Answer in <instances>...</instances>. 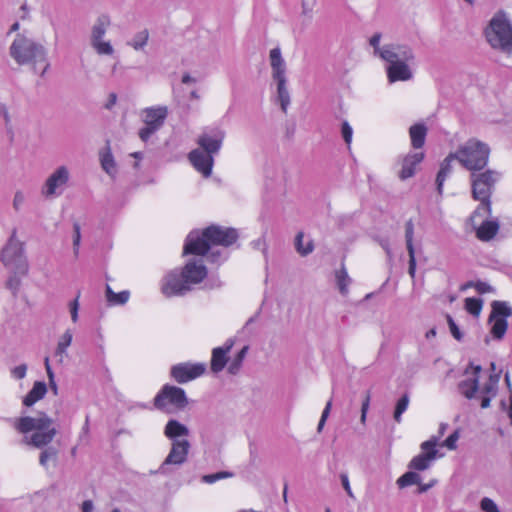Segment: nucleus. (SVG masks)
<instances>
[{
    "mask_svg": "<svg viewBox=\"0 0 512 512\" xmlns=\"http://www.w3.org/2000/svg\"><path fill=\"white\" fill-rule=\"evenodd\" d=\"M238 232L234 228L211 225L201 233L192 231L186 238L183 254L205 255L211 245L228 247L236 242Z\"/></svg>",
    "mask_w": 512,
    "mask_h": 512,
    "instance_id": "obj_1",
    "label": "nucleus"
},
{
    "mask_svg": "<svg viewBox=\"0 0 512 512\" xmlns=\"http://www.w3.org/2000/svg\"><path fill=\"white\" fill-rule=\"evenodd\" d=\"M207 276V268L202 259H192L186 263L181 272L168 273L161 287L166 297L183 296L192 290V286L201 283Z\"/></svg>",
    "mask_w": 512,
    "mask_h": 512,
    "instance_id": "obj_2",
    "label": "nucleus"
},
{
    "mask_svg": "<svg viewBox=\"0 0 512 512\" xmlns=\"http://www.w3.org/2000/svg\"><path fill=\"white\" fill-rule=\"evenodd\" d=\"M380 58L388 62L386 68L389 83L397 81H408L413 77L409 63L414 61L413 50L407 45L387 44L384 45Z\"/></svg>",
    "mask_w": 512,
    "mask_h": 512,
    "instance_id": "obj_3",
    "label": "nucleus"
},
{
    "mask_svg": "<svg viewBox=\"0 0 512 512\" xmlns=\"http://www.w3.org/2000/svg\"><path fill=\"white\" fill-rule=\"evenodd\" d=\"M9 54L17 64L31 65L35 73H37V64L45 63L43 70L39 73L40 76H44L50 66L47 62L46 48L22 34H18L13 40Z\"/></svg>",
    "mask_w": 512,
    "mask_h": 512,
    "instance_id": "obj_4",
    "label": "nucleus"
},
{
    "mask_svg": "<svg viewBox=\"0 0 512 512\" xmlns=\"http://www.w3.org/2000/svg\"><path fill=\"white\" fill-rule=\"evenodd\" d=\"M53 420L45 413H41L39 417H21L14 422V428L20 433H28L34 431L30 437L29 444L37 448L47 446L52 442L57 431L51 427Z\"/></svg>",
    "mask_w": 512,
    "mask_h": 512,
    "instance_id": "obj_5",
    "label": "nucleus"
},
{
    "mask_svg": "<svg viewBox=\"0 0 512 512\" xmlns=\"http://www.w3.org/2000/svg\"><path fill=\"white\" fill-rule=\"evenodd\" d=\"M489 45L503 53H512V25L503 11H498L484 30Z\"/></svg>",
    "mask_w": 512,
    "mask_h": 512,
    "instance_id": "obj_6",
    "label": "nucleus"
},
{
    "mask_svg": "<svg viewBox=\"0 0 512 512\" xmlns=\"http://www.w3.org/2000/svg\"><path fill=\"white\" fill-rule=\"evenodd\" d=\"M455 154L457 161L467 170L481 171L488 163L490 148L486 143L471 138L460 145Z\"/></svg>",
    "mask_w": 512,
    "mask_h": 512,
    "instance_id": "obj_7",
    "label": "nucleus"
},
{
    "mask_svg": "<svg viewBox=\"0 0 512 512\" xmlns=\"http://www.w3.org/2000/svg\"><path fill=\"white\" fill-rule=\"evenodd\" d=\"M474 171L471 172L470 181L472 186V197L480 201V205L475 210L479 213L481 210L491 214V201L494 186L499 179V173L495 170L488 169L484 172Z\"/></svg>",
    "mask_w": 512,
    "mask_h": 512,
    "instance_id": "obj_8",
    "label": "nucleus"
},
{
    "mask_svg": "<svg viewBox=\"0 0 512 512\" xmlns=\"http://www.w3.org/2000/svg\"><path fill=\"white\" fill-rule=\"evenodd\" d=\"M153 404L156 409L171 414L184 410L188 405V398L184 389L166 384L155 396Z\"/></svg>",
    "mask_w": 512,
    "mask_h": 512,
    "instance_id": "obj_9",
    "label": "nucleus"
},
{
    "mask_svg": "<svg viewBox=\"0 0 512 512\" xmlns=\"http://www.w3.org/2000/svg\"><path fill=\"white\" fill-rule=\"evenodd\" d=\"M0 259L10 273L26 274L28 272L23 244L16 238V230H13L7 244L2 249Z\"/></svg>",
    "mask_w": 512,
    "mask_h": 512,
    "instance_id": "obj_10",
    "label": "nucleus"
},
{
    "mask_svg": "<svg viewBox=\"0 0 512 512\" xmlns=\"http://www.w3.org/2000/svg\"><path fill=\"white\" fill-rule=\"evenodd\" d=\"M168 113L167 106H153L143 109L141 118L145 126L139 130V138L143 142H147L164 125Z\"/></svg>",
    "mask_w": 512,
    "mask_h": 512,
    "instance_id": "obj_11",
    "label": "nucleus"
},
{
    "mask_svg": "<svg viewBox=\"0 0 512 512\" xmlns=\"http://www.w3.org/2000/svg\"><path fill=\"white\" fill-rule=\"evenodd\" d=\"M111 26V18L108 14H100L94 21L90 32V45L99 55H112L114 48L109 41L103 38Z\"/></svg>",
    "mask_w": 512,
    "mask_h": 512,
    "instance_id": "obj_12",
    "label": "nucleus"
},
{
    "mask_svg": "<svg viewBox=\"0 0 512 512\" xmlns=\"http://www.w3.org/2000/svg\"><path fill=\"white\" fill-rule=\"evenodd\" d=\"M190 447V442L187 439L172 442L171 449L157 472L167 475L171 472V465L181 466L184 464L187 461Z\"/></svg>",
    "mask_w": 512,
    "mask_h": 512,
    "instance_id": "obj_13",
    "label": "nucleus"
},
{
    "mask_svg": "<svg viewBox=\"0 0 512 512\" xmlns=\"http://www.w3.org/2000/svg\"><path fill=\"white\" fill-rule=\"evenodd\" d=\"M69 180V171L67 167H58L46 180L42 194L47 197H53L62 193V188L67 184Z\"/></svg>",
    "mask_w": 512,
    "mask_h": 512,
    "instance_id": "obj_14",
    "label": "nucleus"
},
{
    "mask_svg": "<svg viewBox=\"0 0 512 512\" xmlns=\"http://www.w3.org/2000/svg\"><path fill=\"white\" fill-rule=\"evenodd\" d=\"M205 370L206 366L202 363H180L171 368V376L178 383H186L204 374Z\"/></svg>",
    "mask_w": 512,
    "mask_h": 512,
    "instance_id": "obj_15",
    "label": "nucleus"
},
{
    "mask_svg": "<svg viewBox=\"0 0 512 512\" xmlns=\"http://www.w3.org/2000/svg\"><path fill=\"white\" fill-rule=\"evenodd\" d=\"M224 138L225 132L223 130L214 129L209 133L201 134L197 139V144L200 147L199 149L214 156L220 151Z\"/></svg>",
    "mask_w": 512,
    "mask_h": 512,
    "instance_id": "obj_16",
    "label": "nucleus"
},
{
    "mask_svg": "<svg viewBox=\"0 0 512 512\" xmlns=\"http://www.w3.org/2000/svg\"><path fill=\"white\" fill-rule=\"evenodd\" d=\"M188 158L193 167L204 177H209L211 175L214 164V159L211 154L197 148L189 153Z\"/></svg>",
    "mask_w": 512,
    "mask_h": 512,
    "instance_id": "obj_17",
    "label": "nucleus"
},
{
    "mask_svg": "<svg viewBox=\"0 0 512 512\" xmlns=\"http://www.w3.org/2000/svg\"><path fill=\"white\" fill-rule=\"evenodd\" d=\"M423 159V152L408 153L406 156H404L401 163L402 168L399 172V178L401 180H406L414 176L416 171L415 167L420 164Z\"/></svg>",
    "mask_w": 512,
    "mask_h": 512,
    "instance_id": "obj_18",
    "label": "nucleus"
},
{
    "mask_svg": "<svg viewBox=\"0 0 512 512\" xmlns=\"http://www.w3.org/2000/svg\"><path fill=\"white\" fill-rule=\"evenodd\" d=\"M435 480H432L428 484H422L421 483V477L418 473L414 471H408L405 474H403L401 477L397 479V485L400 489H403L405 487L411 486V485H418V493H424L428 491L431 487L434 486Z\"/></svg>",
    "mask_w": 512,
    "mask_h": 512,
    "instance_id": "obj_19",
    "label": "nucleus"
},
{
    "mask_svg": "<svg viewBox=\"0 0 512 512\" xmlns=\"http://www.w3.org/2000/svg\"><path fill=\"white\" fill-rule=\"evenodd\" d=\"M164 436L172 442L181 441L180 438L189 436V428L176 419H170L164 427Z\"/></svg>",
    "mask_w": 512,
    "mask_h": 512,
    "instance_id": "obj_20",
    "label": "nucleus"
},
{
    "mask_svg": "<svg viewBox=\"0 0 512 512\" xmlns=\"http://www.w3.org/2000/svg\"><path fill=\"white\" fill-rule=\"evenodd\" d=\"M233 342L226 343L224 347H216L212 350L211 370L214 373H219L224 369L227 364V353L230 352Z\"/></svg>",
    "mask_w": 512,
    "mask_h": 512,
    "instance_id": "obj_21",
    "label": "nucleus"
},
{
    "mask_svg": "<svg viewBox=\"0 0 512 512\" xmlns=\"http://www.w3.org/2000/svg\"><path fill=\"white\" fill-rule=\"evenodd\" d=\"M457 160L455 152L449 153L441 162L440 169L436 176L437 191L442 194V189L446 178L453 172V162Z\"/></svg>",
    "mask_w": 512,
    "mask_h": 512,
    "instance_id": "obj_22",
    "label": "nucleus"
},
{
    "mask_svg": "<svg viewBox=\"0 0 512 512\" xmlns=\"http://www.w3.org/2000/svg\"><path fill=\"white\" fill-rule=\"evenodd\" d=\"M272 79L286 77V64L279 47L273 48L269 53Z\"/></svg>",
    "mask_w": 512,
    "mask_h": 512,
    "instance_id": "obj_23",
    "label": "nucleus"
},
{
    "mask_svg": "<svg viewBox=\"0 0 512 512\" xmlns=\"http://www.w3.org/2000/svg\"><path fill=\"white\" fill-rule=\"evenodd\" d=\"M427 127L423 123H417L409 128L411 145L414 149L422 148L427 136Z\"/></svg>",
    "mask_w": 512,
    "mask_h": 512,
    "instance_id": "obj_24",
    "label": "nucleus"
},
{
    "mask_svg": "<svg viewBox=\"0 0 512 512\" xmlns=\"http://www.w3.org/2000/svg\"><path fill=\"white\" fill-rule=\"evenodd\" d=\"M273 80L277 86V100L280 103L281 110L284 113H287V109L290 104V94L287 88V78H274Z\"/></svg>",
    "mask_w": 512,
    "mask_h": 512,
    "instance_id": "obj_25",
    "label": "nucleus"
},
{
    "mask_svg": "<svg viewBox=\"0 0 512 512\" xmlns=\"http://www.w3.org/2000/svg\"><path fill=\"white\" fill-rule=\"evenodd\" d=\"M47 393V385L42 381H36L32 389L23 398V404L27 407L32 406L38 400H41Z\"/></svg>",
    "mask_w": 512,
    "mask_h": 512,
    "instance_id": "obj_26",
    "label": "nucleus"
},
{
    "mask_svg": "<svg viewBox=\"0 0 512 512\" xmlns=\"http://www.w3.org/2000/svg\"><path fill=\"white\" fill-rule=\"evenodd\" d=\"M100 162L102 169L111 177H115L117 173L116 162L112 155L109 145L100 152Z\"/></svg>",
    "mask_w": 512,
    "mask_h": 512,
    "instance_id": "obj_27",
    "label": "nucleus"
},
{
    "mask_svg": "<svg viewBox=\"0 0 512 512\" xmlns=\"http://www.w3.org/2000/svg\"><path fill=\"white\" fill-rule=\"evenodd\" d=\"M499 224L497 221H484L476 231L477 238L482 241L491 240L498 232Z\"/></svg>",
    "mask_w": 512,
    "mask_h": 512,
    "instance_id": "obj_28",
    "label": "nucleus"
},
{
    "mask_svg": "<svg viewBox=\"0 0 512 512\" xmlns=\"http://www.w3.org/2000/svg\"><path fill=\"white\" fill-rule=\"evenodd\" d=\"M435 460V452H427L421 453L415 456L409 463L408 467L410 469L424 471L428 469L431 465V462Z\"/></svg>",
    "mask_w": 512,
    "mask_h": 512,
    "instance_id": "obj_29",
    "label": "nucleus"
},
{
    "mask_svg": "<svg viewBox=\"0 0 512 512\" xmlns=\"http://www.w3.org/2000/svg\"><path fill=\"white\" fill-rule=\"evenodd\" d=\"M491 308L492 310L489 315L488 322H492V320L498 317H503V319H506L507 317L512 316V308L508 305L507 302L493 301Z\"/></svg>",
    "mask_w": 512,
    "mask_h": 512,
    "instance_id": "obj_30",
    "label": "nucleus"
},
{
    "mask_svg": "<svg viewBox=\"0 0 512 512\" xmlns=\"http://www.w3.org/2000/svg\"><path fill=\"white\" fill-rule=\"evenodd\" d=\"M304 236L305 235H304L303 232H298L296 237H295V240H294L295 250L302 257H306V256H308L309 254H311L314 251V242H313V240L312 239H308L304 243Z\"/></svg>",
    "mask_w": 512,
    "mask_h": 512,
    "instance_id": "obj_31",
    "label": "nucleus"
},
{
    "mask_svg": "<svg viewBox=\"0 0 512 512\" xmlns=\"http://www.w3.org/2000/svg\"><path fill=\"white\" fill-rule=\"evenodd\" d=\"M458 389L460 393L467 399H473L479 390V382L477 378H469L459 382Z\"/></svg>",
    "mask_w": 512,
    "mask_h": 512,
    "instance_id": "obj_32",
    "label": "nucleus"
},
{
    "mask_svg": "<svg viewBox=\"0 0 512 512\" xmlns=\"http://www.w3.org/2000/svg\"><path fill=\"white\" fill-rule=\"evenodd\" d=\"M72 338L73 336L70 330H66L60 337L55 350V357H57L59 363H62L64 357L67 356L66 350L71 345Z\"/></svg>",
    "mask_w": 512,
    "mask_h": 512,
    "instance_id": "obj_33",
    "label": "nucleus"
},
{
    "mask_svg": "<svg viewBox=\"0 0 512 512\" xmlns=\"http://www.w3.org/2000/svg\"><path fill=\"white\" fill-rule=\"evenodd\" d=\"M335 278L339 292L341 295L346 296L348 294V286L351 283V278L349 277L344 265L335 272Z\"/></svg>",
    "mask_w": 512,
    "mask_h": 512,
    "instance_id": "obj_34",
    "label": "nucleus"
},
{
    "mask_svg": "<svg viewBox=\"0 0 512 512\" xmlns=\"http://www.w3.org/2000/svg\"><path fill=\"white\" fill-rule=\"evenodd\" d=\"M149 40V32L147 29H143L137 32L131 40L127 42V45L132 47L134 50H142Z\"/></svg>",
    "mask_w": 512,
    "mask_h": 512,
    "instance_id": "obj_35",
    "label": "nucleus"
},
{
    "mask_svg": "<svg viewBox=\"0 0 512 512\" xmlns=\"http://www.w3.org/2000/svg\"><path fill=\"white\" fill-rule=\"evenodd\" d=\"M491 334L494 339L501 340L508 328V322L503 317L492 320Z\"/></svg>",
    "mask_w": 512,
    "mask_h": 512,
    "instance_id": "obj_36",
    "label": "nucleus"
},
{
    "mask_svg": "<svg viewBox=\"0 0 512 512\" xmlns=\"http://www.w3.org/2000/svg\"><path fill=\"white\" fill-rule=\"evenodd\" d=\"M129 296L130 294L128 291L115 293L109 285L106 286V298L107 301L111 304L123 305L128 301Z\"/></svg>",
    "mask_w": 512,
    "mask_h": 512,
    "instance_id": "obj_37",
    "label": "nucleus"
},
{
    "mask_svg": "<svg viewBox=\"0 0 512 512\" xmlns=\"http://www.w3.org/2000/svg\"><path fill=\"white\" fill-rule=\"evenodd\" d=\"M409 402L410 398L407 393L403 394L397 401L393 414V418L397 423L401 422V416L407 410Z\"/></svg>",
    "mask_w": 512,
    "mask_h": 512,
    "instance_id": "obj_38",
    "label": "nucleus"
},
{
    "mask_svg": "<svg viewBox=\"0 0 512 512\" xmlns=\"http://www.w3.org/2000/svg\"><path fill=\"white\" fill-rule=\"evenodd\" d=\"M248 346H244L234 357L230 365L228 366V372L232 375H235L239 372L242 362L248 352Z\"/></svg>",
    "mask_w": 512,
    "mask_h": 512,
    "instance_id": "obj_39",
    "label": "nucleus"
},
{
    "mask_svg": "<svg viewBox=\"0 0 512 512\" xmlns=\"http://www.w3.org/2000/svg\"><path fill=\"white\" fill-rule=\"evenodd\" d=\"M57 457H58V450L54 447H48V448H45L41 452L40 457H39V462H40L41 466H43L44 468H47L48 461L56 462Z\"/></svg>",
    "mask_w": 512,
    "mask_h": 512,
    "instance_id": "obj_40",
    "label": "nucleus"
},
{
    "mask_svg": "<svg viewBox=\"0 0 512 512\" xmlns=\"http://www.w3.org/2000/svg\"><path fill=\"white\" fill-rule=\"evenodd\" d=\"M483 306V301L478 298H466L465 309L473 316H479Z\"/></svg>",
    "mask_w": 512,
    "mask_h": 512,
    "instance_id": "obj_41",
    "label": "nucleus"
},
{
    "mask_svg": "<svg viewBox=\"0 0 512 512\" xmlns=\"http://www.w3.org/2000/svg\"><path fill=\"white\" fill-rule=\"evenodd\" d=\"M413 236H414V224L412 220H409L405 224V240H406V248L407 252L415 251L413 245Z\"/></svg>",
    "mask_w": 512,
    "mask_h": 512,
    "instance_id": "obj_42",
    "label": "nucleus"
},
{
    "mask_svg": "<svg viewBox=\"0 0 512 512\" xmlns=\"http://www.w3.org/2000/svg\"><path fill=\"white\" fill-rule=\"evenodd\" d=\"M233 474L227 471H221L214 474H207L202 477V481L208 484L215 483L218 480L232 477Z\"/></svg>",
    "mask_w": 512,
    "mask_h": 512,
    "instance_id": "obj_43",
    "label": "nucleus"
},
{
    "mask_svg": "<svg viewBox=\"0 0 512 512\" xmlns=\"http://www.w3.org/2000/svg\"><path fill=\"white\" fill-rule=\"evenodd\" d=\"M24 274H16L11 273L10 277L8 278L6 282V287L13 292V294H16L20 287V276H23Z\"/></svg>",
    "mask_w": 512,
    "mask_h": 512,
    "instance_id": "obj_44",
    "label": "nucleus"
},
{
    "mask_svg": "<svg viewBox=\"0 0 512 512\" xmlns=\"http://www.w3.org/2000/svg\"><path fill=\"white\" fill-rule=\"evenodd\" d=\"M439 437L433 436L431 439L423 442L421 444V449L423 450V453L427 452H435V459L438 456V450L436 449V445L438 443Z\"/></svg>",
    "mask_w": 512,
    "mask_h": 512,
    "instance_id": "obj_45",
    "label": "nucleus"
},
{
    "mask_svg": "<svg viewBox=\"0 0 512 512\" xmlns=\"http://www.w3.org/2000/svg\"><path fill=\"white\" fill-rule=\"evenodd\" d=\"M446 320H447V323H448V326H449V329H450V332H451L452 336L457 341H461L462 338H463V334L460 331V329L457 326V324L454 322L453 318L449 314H447L446 315Z\"/></svg>",
    "mask_w": 512,
    "mask_h": 512,
    "instance_id": "obj_46",
    "label": "nucleus"
},
{
    "mask_svg": "<svg viewBox=\"0 0 512 512\" xmlns=\"http://www.w3.org/2000/svg\"><path fill=\"white\" fill-rule=\"evenodd\" d=\"M370 399H371V393L368 390L365 392L364 399H363L362 405H361L360 422L362 424H365V422H366V416H367V412H368L369 406H370Z\"/></svg>",
    "mask_w": 512,
    "mask_h": 512,
    "instance_id": "obj_47",
    "label": "nucleus"
},
{
    "mask_svg": "<svg viewBox=\"0 0 512 512\" xmlns=\"http://www.w3.org/2000/svg\"><path fill=\"white\" fill-rule=\"evenodd\" d=\"M480 507L484 512H499L496 503L488 497L481 500Z\"/></svg>",
    "mask_w": 512,
    "mask_h": 512,
    "instance_id": "obj_48",
    "label": "nucleus"
},
{
    "mask_svg": "<svg viewBox=\"0 0 512 512\" xmlns=\"http://www.w3.org/2000/svg\"><path fill=\"white\" fill-rule=\"evenodd\" d=\"M331 407H332V400H329L322 412V415H321V418H320V421L318 423V426H317V432H321L324 425H325V422L330 414V411H331Z\"/></svg>",
    "mask_w": 512,
    "mask_h": 512,
    "instance_id": "obj_49",
    "label": "nucleus"
},
{
    "mask_svg": "<svg viewBox=\"0 0 512 512\" xmlns=\"http://www.w3.org/2000/svg\"><path fill=\"white\" fill-rule=\"evenodd\" d=\"M341 133H342V137H343L345 143L349 145L351 143V141H352L353 131H352V128H351V126L349 125V123L347 121H344L342 123Z\"/></svg>",
    "mask_w": 512,
    "mask_h": 512,
    "instance_id": "obj_50",
    "label": "nucleus"
},
{
    "mask_svg": "<svg viewBox=\"0 0 512 512\" xmlns=\"http://www.w3.org/2000/svg\"><path fill=\"white\" fill-rule=\"evenodd\" d=\"M458 439H459V431L456 430L443 442L442 445L447 447L450 450H455L457 447L456 442L458 441Z\"/></svg>",
    "mask_w": 512,
    "mask_h": 512,
    "instance_id": "obj_51",
    "label": "nucleus"
},
{
    "mask_svg": "<svg viewBox=\"0 0 512 512\" xmlns=\"http://www.w3.org/2000/svg\"><path fill=\"white\" fill-rule=\"evenodd\" d=\"M74 236H73V248L75 255L78 254V247L80 245L81 233H80V225L75 222L73 224Z\"/></svg>",
    "mask_w": 512,
    "mask_h": 512,
    "instance_id": "obj_52",
    "label": "nucleus"
},
{
    "mask_svg": "<svg viewBox=\"0 0 512 512\" xmlns=\"http://www.w3.org/2000/svg\"><path fill=\"white\" fill-rule=\"evenodd\" d=\"M69 310H70V314H71V320L74 323H76L77 320H78L79 294L77 295V297L72 302H70Z\"/></svg>",
    "mask_w": 512,
    "mask_h": 512,
    "instance_id": "obj_53",
    "label": "nucleus"
},
{
    "mask_svg": "<svg viewBox=\"0 0 512 512\" xmlns=\"http://www.w3.org/2000/svg\"><path fill=\"white\" fill-rule=\"evenodd\" d=\"M26 372H27V365L20 364L11 370V375L15 379H23L26 376Z\"/></svg>",
    "mask_w": 512,
    "mask_h": 512,
    "instance_id": "obj_54",
    "label": "nucleus"
},
{
    "mask_svg": "<svg viewBox=\"0 0 512 512\" xmlns=\"http://www.w3.org/2000/svg\"><path fill=\"white\" fill-rule=\"evenodd\" d=\"M380 40H381V34L380 33H375L370 38V41H369L370 45L374 48V54L378 55L379 57H380V52H381V50L383 48V47L379 46Z\"/></svg>",
    "mask_w": 512,
    "mask_h": 512,
    "instance_id": "obj_55",
    "label": "nucleus"
},
{
    "mask_svg": "<svg viewBox=\"0 0 512 512\" xmlns=\"http://www.w3.org/2000/svg\"><path fill=\"white\" fill-rule=\"evenodd\" d=\"M409 256V267H408V273L412 277V279L415 278L416 273V258H415V251L408 252Z\"/></svg>",
    "mask_w": 512,
    "mask_h": 512,
    "instance_id": "obj_56",
    "label": "nucleus"
},
{
    "mask_svg": "<svg viewBox=\"0 0 512 512\" xmlns=\"http://www.w3.org/2000/svg\"><path fill=\"white\" fill-rule=\"evenodd\" d=\"M475 289L480 294H485V293L494 291V288L492 286H490L488 283L482 282V281H477L475 283Z\"/></svg>",
    "mask_w": 512,
    "mask_h": 512,
    "instance_id": "obj_57",
    "label": "nucleus"
},
{
    "mask_svg": "<svg viewBox=\"0 0 512 512\" xmlns=\"http://www.w3.org/2000/svg\"><path fill=\"white\" fill-rule=\"evenodd\" d=\"M497 394V386L492 385L489 382H486L481 389V395H489L495 397Z\"/></svg>",
    "mask_w": 512,
    "mask_h": 512,
    "instance_id": "obj_58",
    "label": "nucleus"
},
{
    "mask_svg": "<svg viewBox=\"0 0 512 512\" xmlns=\"http://www.w3.org/2000/svg\"><path fill=\"white\" fill-rule=\"evenodd\" d=\"M25 201V197H24V194L20 191L16 192L15 195H14V199H13V207L16 211H18L22 204L24 203Z\"/></svg>",
    "mask_w": 512,
    "mask_h": 512,
    "instance_id": "obj_59",
    "label": "nucleus"
},
{
    "mask_svg": "<svg viewBox=\"0 0 512 512\" xmlns=\"http://www.w3.org/2000/svg\"><path fill=\"white\" fill-rule=\"evenodd\" d=\"M252 246L254 249L261 250L263 254L267 253V245L266 241L263 237H260L252 242Z\"/></svg>",
    "mask_w": 512,
    "mask_h": 512,
    "instance_id": "obj_60",
    "label": "nucleus"
},
{
    "mask_svg": "<svg viewBox=\"0 0 512 512\" xmlns=\"http://www.w3.org/2000/svg\"><path fill=\"white\" fill-rule=\"evenodd\" d=\"M375 240L379 243V245L385 250L386 254L391 258V249L389 245V240L387 238H375Z\"/></svg>",
    "mask_w": 512,
    "mask_h": 512,
    "instance_id": "obj_61",
    "label": "nucleus"
},
{
    "mask_svg": "<svg viewBox=\"0 0 512 512\" xmlns=\"http://www.w3.org/2000/svg\"><path fill=\"white\" fill-rule=\"evenodd\" d=\"M493 397L489 395H482L481 396V408L485 409L490 406L491 399Z\"/></svg>",
    "mask_w": 512,
    "mask_h": 512,
    "instance_id": "obj_62",
    "label": "nucleus"
},
{
    "mask_svg": "<svg viewBox=\"0 0 512 512\" xmlns=\"http://www.w3.org/2000/svg\"><path fill=\"white\" fill-rule=\"evenodd\" d=\"M93 510V502L86 500L82 504V512H91Z\"/></svg>",
    "mask_w": 512,
    "mask_h": 512,
    "instance_id": "obj_63",
    "label": "nucleus"
},
{
    "mask_svg": "<svg viewBox=\"0 0 512 512\" xmlns=\"http://www.w3.org/2000/svg\"><path fill=\"white\" fill-rule=\"evenodd\" d=\"M499 380H500V373H492L489 376L488 382L491 383L492 385L498 386Z\"/></svg>",
    "mask_w": 512,
    "mask_h": 512,
    "instance_id": "obj_64",
    "label": "nucleus"
}]
</instances>
